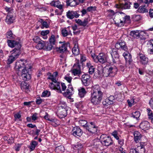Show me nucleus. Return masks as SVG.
Returning <instances> with one entry per match:
<instances>
[{
	"mask_svg": "<svg viewBox=\"0 0 153 153\" xmlns=\"http://www.w3.org/2000/svg\"><path fill=\"white\" fill-rule=\"evenodd\" d=\"M110 53L112 58V61L113 63H116L119 60L120 56L116 49L112 48Z\"/></svg>",
	"mask_w": 153,
	"mask_h": 153,
	"instance_id": "obj_13",
	"label": "nucleus"
},
{
	"mask_svg": "<svg viewBox=\"0 0 153 153\" xmlns=\"http://www.w3.org/2000/svg\"><path fill=\"white\" fill-rule=\"evenodd\" d=\"M131 18L133 21L137 22L140 20L142 19V17L140 15L134 14L132 16Z\"/></svg>",
	"mask_w": 153,
	"mask_h": 153,
	"instance_id": "obj_41",
	"label": "nucleus"
},
{
	"mask_svg": "<svg viewBox=\"0 0 153 153\" xmlns=\"http://www.w3.org/2000/svg\"><path fill=\"white\" fill-rule=\"evenodd\" d=\"M76 21V23L79 25L83 27L86 26L89 21L88 18H85L83 21H82L80 19H78Z\"/></svg>",
	"mask_w": 153,
	"mask_h": 153,
	"instance_id": "obj_28",
	"label": "nucleus"
},
{
	"mask_svg": "<svg viewBox=\"0 0 153 153\" xmlns=\"http://www.w3.org/2000/svg\"><path fill=\"white\" fill-rule=\"evenodd\" d=\"M147 45L148 53L150 54H153V40L148 42Z\"/></svg>",
	"mask_w": 153,
	"mask_h": 153,
	"instance_id": "obj_31",
	"label": "nucleus"
},
{
	"mask_svg": "<svg viewBox=\"0 0 153 153\" xmlns=\"http://www.w3.org/2000/svg\"><path fill=\"white\" fill-rule=\"evenodd\" d=\"M137 150L139 153H144L145 151V149L143 146L140 145L137 147Z\"/></svg>",
	"mask_w": 153,
	"mask_h": 153,
	"instance_id": "obj_46",
	"label": "nucleus"
},
{
	"mask_svg": "<svg viewBox=\"0 0 153 153\" xmlns=\"http://www.w3.org/2000/svg\"><path fill=\"white\" fill-rule=\"evenodd\" d=\"M96 10V7H95L90 6L87 8V10L88 12L94 11Z\"/></svg>",
	"mask_w": 153,
	"mask_h": 153,
	"instance_id": "obj_55",
	"label": "nucleus"
},
{
	"mask_svg": "<svg viewBox=\"0 0 153 153\" xmlns=\"http://www.w3.org/2000/svg\"><path fill=\"white\" fill-rule=\"evenodd\" d=\"M74 88L72 86V85L70 84H68V87L66 89V91L63 93V94L64 96H66L67 95H72L73 93Z\"/></svg>",
	"mask_w": 153,
	"mask_h": 153,
	"instance_id": "obj_23",
	"label": "nucleus"
},
{
	"mask_svg": "<svg viewBox=\"0 0 153 153\" xmlns=\"http://www.w3.org/2000/svg\"><path fill=\"white\" fill-rule=\"evenodd\" d=\"M102 103L103 105L105 106H107L109 105L112 104V103H111V102L109 101V100H108V98L105 99L104 100L102 101Z\"/></svg>",
	"mask_w": 153,
	"mask_h": 153,
	"instance_id": "obj_52",
	"label": "nucleus"
},
{
	"mask_svg": "<svg viewBox=\"0 0 153 153\" xmlns=\"http://www.w3.org/2000/svg\"><path fill=\"white\" fill-rule=\"evenodd\" d=\"M115 7L117 8L120 9H126L130 8V4L129 2H125L124 4H116Z\"/></svg>",
	"mask_w": 153,
	"mask_h": 153,
	"instance_id": "obj_20",
	"label": "nucleus"
},
{
	"mask_svg": "<svg viewBox=\"0 0 153 153\" xmlns=\"http://www.w3.org/2000/svg\"><path fill=\"white\" fill-rule=\"evenodd\" d=\"M21 88L23 91L26 92H28L29 91V85L25 82L21 84Z\"/></svg>",
	"mask_w": 153,
	"mask_h": 153,
	"instance_id": "obj_36",
	"label": "nucleus"
},
{
	"mask_svg": "<svg viewBox=\"0 0 153 153\" xmlns=\"http://www.w3.org/2000/svg\"><path fill=\"white\" fill-rule=\"evenodd\" d=\"M61 33L63 37H66L68 35H72L71 31L70 30L69 27L65 28L61 30Z\"/></svg>",
	"mask_w": 153,
	"mask_h": 153,
	"instance_id": "obj_27",
	"label": "nucleus"
},
{
	"mask_svg": "<svg viewBox=\"0 0 153 153\" xmlns=\"http://www.w3.org/2000/svg\"><path fill=\"white\" fill-rule=\"evenodd\" d=\"M79 16L76 11L69 10L66 13V16L70 19H72L74 17L78 18Z\"/></svg>",
	"mask_w": 153,
	"mask_h": 153,
	"instance_id": "obj_19",
	"label": "nucleus"
},
{
	"mask_svg": "<svg viewBox=\"0 0 153 153\" xmlns=\"http://www.w3.org/2000/svg\"><path fill=\"white\" fill-rule=\"evenodd\" d=\"M103 92L100 90V87L98 85H95L92 87L91 94H102Z\"/></svg>",
	"mask_w": 153,
	"mask_h": 153,
	"instance_id": "obj_25",
	"label": "nucleus"
},
{
	"mask_svg": "<svg viewBox=\"0 0 153 153\" xmlns=\"http://www.w3.org/2000/svg\"><path fill=\"white\" fill-rule=\"evenodd\" d=\"M12 55L8 56L7 61V63L9 67H10V65L18 57L21 52H11Z\"/></svg>",
	"mask_w": 153,
	"mask_h": 153,
	"instance_id": "obj_11",
	"label": "nucleus"
},
{
	"mask_svg": "<svg viewBox=\"0 0 153 153\" xmlns=\"http://www.w3.org/2000/svg\"><path fill=\"white\" fill-rule=\"evenodd\" d=\"M66 2L67 5L68 6H70L72 7L79 5V4L76 0H68L66 1Z\"/></svg>",
	"mask_w": 153,
	"mask_h": 153,
	"instance_id": "obj_33",
	"label": "nucleus"
},
{
	"mask_svg": "<svg viewBox=\"0 0 153 153\" xmlns=\"http://www.w3.org/2000/svg\"><path fill=\"white\" fill-rule=\"evenodd\" d=\"M95 68L94 66L89 68L88 73L90 74H92L94 72Z\"/></svg>",
	"mask_w": 153,
	"mask_h": 153,
	"instance_id": "obj_58",
	"label": "nucleus"
},
{
	"mask_svg": "<svg viewBox=\"0 0 153 153\" xmlns=\"http://www.w3.org/2000/svg\"><path fill=\"white\" fill-rule=\"evenodd\" d=\"M92 57L94 61L96 63L99 62L103 64L107 62L106 56L103 53H100L97 56L94 54L93 55H92Z\"/></svg>",
	"mask_w": 153,
	"mask_h": 153,
	"instance_id": "obj_6",
	"label": "nucleus"
},
{
	"mask_svg": "<svg viewBox=\"0 0 153 153\" xmlns=\"http://www.w3.org/2000/svg\"><path fill=\"white\" fill-rule=\"evenodd\" d=\"M112 15H114V21L117 26L121 27L125 23L129 22L130 20V16H129L125 15V14L122 12H114L113 10H109Z\"/></svg>",
	"mask_w": 153,
	"mask_h": 153,
	"instance_id": "obj_1",
	"label": "nucleus"
},
{
	"mask_svg": "<svg viewBox=\"0 0 153 153\" xmlns=\"http://www.w3.org/2000/svg\"><path fill=\"white\" fill-rule=\"evenodd\" d=\"M115 47L117 49L126 51L128 49L126 42L123 40L118 41L115 45Z\"/></svg>",
	"mask_w": 153,
	"mask_h": 153,
	"instance_id": "obj_14",
	"label": "nucleus"
},
{
	"mask_svg": "<svg viewBox=\"0 0 153 153\" xmlns=\"http://www.w3.org/2000/svg\"><path fill=\"white\" fill-rule=\"evenodd\" d=\"M107 98L109 100V101L111 102V103L113 104L114 102L113 101L114 100V97L113 96H111Z\"/></svg>",
	"mask_w": 153,
	"mask_h": 153,
	"instance_id": "obj_61",
	"label": "nucleus"
},
{
	"mask_svg": "<svg viewBox=\"0 0 153 153\" xmlns=\"http://www.w3.org/2000/svg\"><path fill=\"white\" fill-rule=\"evenodd\" d=\"M140 115V112L138 111H136L132 112L131 117L137 119L139 117Z\"/></svg>",
	"mask_w": 153,
	"mask_h": 153,
	"instance_id": "obj_44",
	"label": "nucleus"
},
{
	"mask_svg": "<svg viewBox=\"0 0 153 153\" xmlns=\"http://www.w3.org/2000/svg\"><path fill=\"white\" fill-rule=\"evenodd\" d=\"M14 15H7L5 21L8 24H10L13 22L15 19L14 17L13 16Z\"/></svg>",
	"mask_w": 153,
	"mask_h": 153,
	"instance_id": "obj_30",
	"label": "nucleus"
},
{
	"mask_svg": "<svg viewBox=\"0 0 153 153\" xmlns=\"http://www.w3.org/2000/svg\"><path fill=\"white\" fill-rule=\"evenodd\" d=\"M140 33L139 30H132L130 33V35L132 37L138 39L139 38Z\"/></svg>",
	"mask_w": 153,
	"mask_h": 153,
	"instance_id": "obj_35",
	"label": "nucleus"
},
{
	"mask_svg": "<svg viewBox=\"0 0 153 153\" xmlns=\"http://www.w3.org/2000/svg\"><path fill=\"white\" fill-rule=\"evenodd\" d=\"M73 135L75 137H80L82 134L83 132L81 129L77 127H74L72 130Z\"/></svg>",
	"mask_w": 153,
	"mask_h": 153,
	"instance_id": "obj_18",
	"label": "nucleus"
},
{
	"mask_svg": "<svg viewBox=\"0 0 153 153\" xmlns=\"http://www.w3.org/2000/svg\"><path fill=\"white\" fill-rule=\"evenodd\" d=\"M137 11L140 13H147L148 12V10L146 5H141L138 8Z\"/></svg>",
	"mask_w": 153,
	"mask_h": 153,
	"instance_id": "obj_32",
	"label": "nucleus"
},
{
	"mask_svg": "<svg viewBox=\"0 0 153 153\" xmlns=\"http://www.w3.org/2000/svg\"><path fill=\"white\" fill-rule=\"evenodd\" d=\"M67 45L65 43H63L61 46L58 48V51H60V53H63L67 50Z\"/></svg>",
	"mask_w": 153,
	"mask_h": 153,
	"instance_id": "obj_38",
	"label": "nucleus"
},
{
	"mask_svg": "<svg viewBox=\"0 0 153 153\" xmlns=\"http://www.w3.org/2000/svg\"><path fill=\"white\" fill-rule=\"evenodd\" d=\"M48 79L51 80L53 83L56 82L57 81L56 79V78L51 74H50V75H49Z\"/></svg>",
	"mask_w": 153,
	"mask_h": 153,
	"instance_id": "obj_53",
	"label": "nucleus"
},
{
	"mask_svg": "<svg viewBox=\"0 0 153 153\" xmlns=\"http://www.w3.org/2000/svg\"><path fill=\"white\" fill-rule=\"evenodd\" d=\"M139 126L140 128L144 130H148L150 127L149 122L146 121H143L140 124Z\"/></svg>",
	"mask_w": 153,
	"mask_h": 153,
	"instance_id": "obj_24",
	"label": "nucleus"
},
{
	"mask_svg": "<svg viewBox=\"0 0 153 153\" xmlns=\"http://www.w3.org/2000/svg\"><path fill=\"white\" fill-rule=\"evenodd\" d=\"M51 95V92L47 90H45L42 93V97H48Z\"/></svg>",
	"mask_w": 153,
	"mask_h": 153,
	"instance_id": "obj_45",
	"label": "nucleus"
},
{
	"mask_svg": "<svg viewBox=\"0 0 153 153\" xmlns=\"http://www.w3.org/2000/svg\"><path fill=\"white\" fill-rule=\"evenodd\" d=\"M81 65L79 62H76L73 66V69L71 72L74 76H77L79 77L82 74L81 68Z\"/></svg>",
	"mask_w": 153,
	"mask_h": 153,
	"instance_id": "obj_8",
	"label": "nucleus"
},
{
	"mask_svg": "<svg viewBox=\"0 0 153 153\" xmlns=\"http://www.w3.org/2000/svg\"><path fill=\"white\" fill-rule=\"evenodd\" d=\"M103 93L91 94L90 99L91 102L94 105H99L102 100Z\"/></svg>",
	"mask_w": 153,
	"mask_h": 153,
	"instance_id": "obj_3",
	"label": "nucleus"
},
{
	"mask_svg": "<svg viewBox=\"0 0 153 153\" xmlns=\"http://www.w3.org/2000/svg\"><path fill=\"white\" fill-rule=\"evenodd\" d=\"M79 123L81 126H83L85 128H86V126L88 125L87 124V122L85 120H79Z\"/></svg>",
	"mask_w": 153,
	"mask_h": 153,
	"instance_id": "obj_48",
	"label": "nucleus"
},
{
	"mask_svg": "<svg viewBox=\"0 0 153 153\" xmlns=\"http://www.w3.org/2000/svg\"><path fill=\"white\" fill-rule=\"evenodd\" d=\"M78 95L81 98H83L87 93L85 89L83 87H80L78 89Z\"/></svg>",
	"mask_w": 153,
	"mask_h": 153,
	"instance_id": "obj_29",
	"label": "nucleus"
},
{
	"mask_svg": "<svg viewBox=\"0 0 153 153\" xmlns=\"http://www.w3.org/2000/svg\"><path fill=\"white\" fill-rule=\"evenodd\" d=\"M50 5L52 6L56 7L59 10L63 8L64 5L61 4L60 2L58 0H55L52 1L50 3Z\"/></svg>",
	"mask_w": 153,
	"mask_h": 153,
	"instance_id": "obj_21",
	"label": "nucleus"
},
{
	"mask_svg": "<svg viewBox=\"0 0 153 153\" xmlns=\"http://www.w3.org/2000/svg\"><path fill=\"white\" fill-rule=\"evenodd\" d=\"M81 80L83 85L85 86H88L91 82V76L88 74H85L82 75Z\"/></svg>",
	"mask_w": 153,
	"mask_h": 153,
	"instance_id": "obj_10",
	"label": "nucleus"
},
{
	"mask_svg": "<svg viewBox=\"0 0 153 153\" xmlns=\"http://www.w3.org/2000/svg\"><path fill=\"white\" fill-rule=\"evenodd\" d=\"M89 132L92 134H95L98 129V127L94 122H89L85 128Z\"/></svg>",
	"mask_w": 153,
	"mask_h": 153,
	"instance_id": "obj_12",
	"label": "nucleus"
},
{
	"mask_svg": "<svg viewBox=\"0 0 153 153\" xmlns=\"http://www.w3.org/2000/svg\"><path fill=\"white\" fill-rule=\"evenodd\" d=\"M39 22H40L42 26L41 28L43 29L44 27L47 28L48 27L49 25L46 22L44 21L43 19H40L39 20Z\"/></svg>",
	"mask_w": 153,
	"mask_h": 153,
	"instance_id": "obj_42",
	"label": "nucleus"
},
{
	"mask_svg": "<svg viewBox=\"0 0 153 153\" xmlns=\"http://www.w3.org/2000/svg\"><path fill=\"white\" fill-rule=\"evenodd\" d=\"M101 68L103 73V76L106 77H114L118 71L117 66L113 64L106 65L103 69L102 67Z\"/></svg>",
	"mask_w": 153,
	"mask_h": 153,
	"instance_id": "obj_2",
	"label": "nucleus"
},
{
	"mask_svg": "<svg viewBox=\"0 0 153 153\" xmlns=\"http://www.w3.org/2000/svg\"><path fill=\"white\" fill-rule=\"evenodd\" d=\"M64 79L66 80L68 83H70L71 81L72 78L70 76H66L64 77Z\"/></svg>",
	"mask_w": 153,
	"mask_h": 153,
	"instance_id": "obj_54",
	"label": "nucleus"
},
{
	"mask_svg": "<svg viewBox=\"0 0 153 153\" xmlns=\"http://www.w3.org/2000/svg\"><path fill=\"white\" fill-rule=\"evenodd\" d=\"M149 13L150 17L152 18L153 17V9H150L149 10Z\"/></svg>",
	"mask_w": 153,
	"mask_h": 153,
	"instance_id": "obj_63",
	"label": "nucleus"
},
{
	"mask_svg": "<svg viewBox=\"0 0 153 153\" xmlns=\"http://www.w3.org/2000/svg\"><path fill=\"white\" fill-rule=\"evenodd\" d=\"M53 45L45 42V45L44 49L48 51L51 50L52 49Z\"/></svg>",
	"mask_w": 153,
	"mask_h": 153,
	"instance_id": "obj_43",
	"label": "nucleus"
},
{
	"mask_svg": "<svg viewBox=\"0 0 153 153\" xmlns=\"http://www.w3.org/2000/svg\"><path fill=\"white\" fill-rule=\"evenodd\" d=\"M75 147L76 149L79 150L81 149L82 147V145L81 143H78L75 146Z\"/></svg>",
	"mask_w": 153,
	"mask_h": 153,
	"instance_id": "obj_59",
	"label": "nucleus"
},
{
	"mask_svg": "<svg viewBox=\"0 0 153 153\" xmlns=\"http://www.w3.org/2000/svg\"><path fill=\"white\" fill-rule=\"evenodd\" d=\"M38 145V143L35 140H32L29 146V148L31 151L33 150L36 146Z\"/></svg>",
	"mask_w": 153,
	"mask_h": 153,
	"instance_id": "obj_39",
	"label": "nucleus"
},
{
	"mask_svg": "<svg viewBox=\"0 0 153 153\" xmlns=\"http://www.w3.org/2000/svg\"><path fill=\"white\" fill-rule=\"evenodd\" d=\"M4 9L7 12V15H14V11L12 7H4Z\"/></svg>",
	"mask_w": 153,
	"mask_h": 153,
	"instance_id": "obj_40",
	"label": "nucleus"
},
{
	"mask_svg": "<svg viewBox=\"0 0 153 153\" xmlns=\"http://www.w3.org/2000/svg\"><path fill=\"white\" fill-rule=\"evenodd\" d=\"M29 71H30V68L28 69L26 67L22 70L21 75L24 80L27 81L30 79L31 76L29 73Z\"/></svg>",
	"mask_w": 153,
	"mask_h": 153,
	"instance_id": "obj_9",
	"label": "nucleus"
},
{
	"mask_svg": "<svg viewBox=\"0 0 153 153\" xmlns=\"http://www.w3.org/2000/svg\"><path fill=\"white\" fill-rule=\"evenodd\" d=\"M67 106L65 103H63V105H61L57 112V116L60 118L65 117L67 114Z\"/></svg>",
	"mask_w": 153,
	"mask_h": 153,
	"instance_id": "obj_7",
	"label": "nucleus"
},
{
	"mask_svg": "<svg viewBox=\"0 0 153 153\" xmlns=\"http://www.w3.org/2000/svg\"><path fill=\"white\" fill-rule=\"evenodd\" d=\"M134 140L137 143V141L140 140L141 138V134L139 132L136 131L134 132Z\"/></svg>",
	"mask_w": 153,
	"mask_h": 153,
	"instance_id": "obj_34",
	"label": "nucleus"
},
{
	"mask_svg": "<svg viewBox=\"0 0 153 153\" xmlns=\"http://www.w3.org/2000/svg\"><path fill=\"white\" fill-rule=\"evenodd\" d=\"M25 67H26L24 62L23 60L21 59L16 62L15 68L16 71H18V73H19Z\"/></svg>",
	"mask_w": 153,
	"mask_h": 153,
	"instance_id": "obj_16",
	"label": "nucleus"
},
{
	"mask_svg": "<svg viewBox=\"0 0 153 153\" xmlns=\"http://www.w3.org/2000/svg\"><path fill=\"white\" fill-rule=\"evenodd\" d=\"M149 104L151 108L153 109V98L151 99L149 101Z\"/></svg>",
	"mask_w": 153,
	"mask_h": 153,
	"instance_id": "obj_64",
	"label": "nucleus"
},
{
	"mask_svg": "<svg viewBox=\"0 0 153 153\" xmlns=\"http://www.w3.org/2000/svg\"><path fill=\"white\" fill-rule=\"evenodd\" d=\"M147 111L148 113V118L149 119L153 118V113L151 110L149 109H147Z\"/></svg>",
	"mask_w": 153,
	"mask_h": 153,
	"instance_id": "obj_51",
	"label": "nucleus"
},
{
	"mask_svg": "<svg viewBox=\"0 0 153 153\" xmlns=\"http://www.w3.org/2000/svg\"><path fill=\"white\" fill-rule=\"evenodd\" d=\"M7 43L8 46L10 47L13 48L15 47V48L11 52H21L20 48L21 45L19 42L13 40H8Z\"/></svg>",
	"mask_w": 153,
	"mask_h": 153,
	"instance_id": "obj_5",
	"label": "nucleus"
},
{
	"mask_svg": "<svg viewBox=\"0 0 153 153\" xmlns=\"http://www.w3.org/2000/svg\"><path fill=\"white\" fill-rule=\"evenodd\" d=\"M58 38V35L55 36L54 35L52 34L49 39L50 43L53 45H55L57 42Z\"/></svg>",
	"mask_w": 153,
	"mask_h": 153,
	"instance_id": "obj_26",
	"label": "nucleus"
},
{
	"mask_svg": "<svg viewBox=\"0 0 153 153\" xmlns=\"http://www.w3.org/2000/svg\"><path fill=\"white\" fill-rule=\"evenodd\" d=\"M42 100L40 97L38 99H37L36 101V103L37 105H39L42 103Z\"/></svg>",
	"mask_w": 153,
	"mask_h": 153,
	"instance_id": "obj_62",
	"label": "nucleus"
},
{
	"mask_svg": "<svg viewBox=\"0 0 153 153\" xmlns=\"http://www.w3.org/2000/svg\"><path fill=\"white\" fill-rule=\"evenodd\" d=\"M73 53L75 55H78L79 54V50L77 47L74 46L72 49Z\"/></svg>",
	"mask_w": 153,
	"mask_h": 153,
	"instance_id": "obj_50",
	"label": "nucleus"
},
{
	"mask_svg": "<svg viewBox=\"0 0 153 153\" xmlns=\"http://www.w3.org/2000/svg\"><path fill=\"white\" fill-rule=\"evenodd\" d=\"M49 33V30H42L41 33V34L44 36L43 38L46 39L47 38L48 36L47 35Z\"/></svg>",
	"mask_w": 153,
	"mask_h": 153,
	"instance_id": "obj_47",
	"label": "nucleus"
},
{
	"mask_svg": "<svg viewBox=\"0 0 153 153\" xmlns=\"http://www.w3.org/2000/svg\"><path fill=\"white\" fill-rule=\"evenodd\" d=\"M128 103L129 106H131L134 104V100L133 99H131L130 100H128Z\"/></svg>",
	"mask_w": 153,
	"mask_h": 153,
	"instance_id": "obj_60",
	"label": "nucleus"
},
{
	"mask_svg": "<svg viewBox=\"0 0 153 153\" xmlns=\"http://www.w3.org/2000/svg\"><path fill=\"white\" fill-rule=\"evenodd\" d=\"M61 85L62 89V91H65L67 89V86L63 82H61Z\"/></svg>",
	"mask_w": 153,
	"mask_h": 153,
	"instance_id": "obj_56",
	"label": "nucleus"
},
{
	"mask_svg": "<svg viewBox=\"0 0 153 153\" xmlns=\"http://www.w3.org/2000/svg\"><path fill=\"white\" fill-rule=\"evenodd\" d=\"M138 57L140 59V62L143 65H147L149 62L148 58L145 55L141 53H139Z\"/></svg>",
	"mask_w": 153,
	"mask_h": 153,
	"instance_id": "obj_22",
	"label": "nucleus"
},
{
	"mask_svg": "<svg viewBox=\"0 0 153 153\" xmlns=\"http://www.w3.org/2000/svg\"><path fill=\"white\" fill-rule=\"evenodd\" d=\"M14 36L11 30L8 31L7 32L6 34L7 37L9 39H12L14 38Z\"/></svg>",
	"mask_w": 153,
	"mask_h": 153,
	"instance_id": "obj_49",
	"label": "nucleus"
},
{
	"mask_svg": "<svg viewBox=\"0 0 153 153\" xmlns=\"http://www.w3.org/2000/svg\"><path fill=\"white\" fill-rule=\"evenodd\" d=\"M45 45V42L41 40L36 45V48L38 49L41 50L44 48Z\"/></svg>",
	"mask_w": 153,
	"mask_h": 153,
	"instance_id": "obj_37",
	"label": "nucleus"
},
{
	"mask_svg": "<svg viewBox=\"0 0 153 153\" xmlns=\"http://www.w3.org/2000/svg\"><path fill=\"white\" fill-rule=\"evenodd\" d=\"M101 143L103 146H108L111 145L113 141L110 137L106 134H102L100 137Z\"/></svg>",
	"mask_w": 153,
	"mask_h": 153,
	"instance_id": "obj_4",
	"label": "nucleus"
},
{
	"mask_svg": "<svg viewBox=\"0 0 153 153\" xmlns=\"http://www.w3.org/2000/svg\"><path fill=\"white\" fill-rule=\"evenodd\" d=\"M33 40L34 42L36 43H38L39 42H40L42 40L40 39L39 37L36 36L33 39Z\"/></svg>",
	"mask_w": 153,
	"mask_h": 153,
	"instance_id": "obj_57",
	"label": "nucleus"
},
{
	"mask_svg": "<svg viewBox=\"0 0 153 153\" xmlns=\"http://www.w3.org/2000/svg\"><path fill=\"white\" fill-rule=\"evenodd\" d=\"M53 82L50 83L49 86L50 88L52 90H56L59 93H62V91L60 87V83L57 81L56 82Z\"/></svg>",
	"mask_w": 153,
	"mask_h": 153,
	"instance_id": "obj_17",
	"label": "nucleus"
},
{
	"mask_svg": "<svg viewBox=\"0 0 153 153\" xmlns=\"http://www.w3.org/2000/svg\"><path fill=\"white\" fill-rule=\"evenodd\" d=\"M123 56L126 61V66L127 67L130 68V65L132 63L133 61L132 59L131 55L128 52L126 51L123 53Z\"/></svg>",
	"mask_w": 153,
	"mask_h": 153,
	"instance_id": "obj_15",
	"label": "nucleus"
}]
</instances>
